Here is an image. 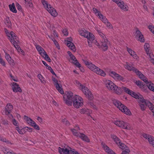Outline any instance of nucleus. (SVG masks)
I'll list each match as a JSON object with an SVG mask.
<instances>
[{
	"instance_id": "33",
	"label": "nucleus",
	"mask_w": 154,
	"mask_h": 154,
	"mask_svg": "<svg viewBox=\"0 0 154 154\" xmlns=\"http://www.w3.org/2000/svg\"><path fill=\"white\" fill-rule=\"evenodd\" d=\"M99 17L105 24H106V23L108 21L106 18L102 14H101V15H100V16H99Z\"/></svg>"
},
{
	"instance_id": "64",
	"label": "nucleus",
	"mask_w": 154,
	"mask_h": 154,
	"mask_svg": "<svg viewBox=\"0 0 154 154\" xmlns=\"http://www.w3.org/2000/svg\"><path fill=\"white\" fill-rule=\"evenodd\" d=\"M150 144L151 145L154 147V137Z\"/></svg>"
},
{
	"instance_id": "24",
	"label": "nucleus",
	"mask_w": 154,
	"mask_h": 154,
	"mask_svg": "<svg viewBox=\"0 0 154 154\" xmlns=\"http://www.w3.org/2000/svg\"><path fill=\"white\" fill-rule=\"evenodd\" d=\"M127 50L129 54L134 59L136 60L138 59V57L134 51L128 48H127Z\"/></svg>"
},
{
	"instance_id": "47",
	"label": "nucleus",
	"mask_w": 154,
	"mask_h": 154,
	"mask_svg": "<svg viewBox=\"0 0 154 154\" xmlns=\"http://www.w3.org/2000/svg\"><path fill=\"white\" fill-rule=\"evenodd\" d=\"M130 151L128 148L125 149V150L123 151L121 154H129Z\"/></svg>"
},
{
	"instance_id": "58",
	"label": "nucleus",
	"mask_w": 154,
	"mask_h": 154,
	"mask_svg": "<svg viewBox=\"0 0 154 154\" xmlns=\"http://www.w3.org/2000/svg\"><path fill=\"white\" fill-rule=\"evenodd\" d=\"M0 63L3 66H5V62L3 61L1 57H0Z\"/></svg>"
},
{
	"instance_id": "62",
	"label": "nucleus",
	"mask_w": 154,
	"mask_h": 154,
	"mask_svg": "<svg viewBox=\"0 0 154 154\" xmlns=\"http://www.w3.org/2000/svg\"><path fill=\"white\" fill-rule=\"evenodd\" d=\"M26 4L30 7H32L33 5L32 3L31 2V1L28 2Z\"/></svg>"
},
{
	"instance_id": "41",
	"label": "nucleus",
	"mask_w": 154,
	"mask_h": 154,
	"mask_svg": "<svg viewBox=\"0 0 154 154\" xmlns=\"http://www.w3.org/2000/svg\"><path fill=\"white\" fill-rule=\"evenodd\" d=\"M147 86L145 85H143V86H141L140 88H141L142 90L145 92H147L148 91V89L147 88Z\"/></svg>"
},
{
	"instance_id": "42",
	"label": "nucleus",
	"mask_w": 154,
	"mask_h": 154,
	"mask_svg": "<svg viewBox=\"0 0 154 154\" xmlns=\"http://www.w3.org/2000/svg\"><path fill=\"white\" fill-rule=\"evenodd\" d=\"M89 112V109L86 108H83L80 109V112L81 114L87 113V112Z\"/></svg>"
},
{
	"instance_id": "1",
	"label": "nucleus",
	"mask_w": 154,
	"mask_h": 154,
	"mask_svg": "<svg viewBox=\"0 0 154 154\" xmlns=\"http://www.w3.org/2000/svg\"><path fill=\"white\" fill-rule=\"evenodd\" d=\"M63 100L68 106H71L73 102V106L77 108L82 106L83 104V99L78 95L73 96L71 92L66 93L63 96Z\"/></svg>"
},
{
	"instance_id": "54",
	"label": "nucleus",
	"mask_w": 154,
	"mask_h": 154,
	"mask_svg": "<svg viewBox=\"0 0 154 154\" xmlns=\"http://www.w3.org/2000/svg\"><path fill=\"white\" fill-rule=\"evenodd\" d=\"M73 63L77 67H78L79 68H80L81 67V64L78 62L77 60L75 62H73Z\"/></svg>"
},
{
	"instance_id": "11",
	"label": "nucleus",
	"mask_w": 154,
	"mask_h": 154,
	"mask_svg": "<svg viewBox=\"0 0 154 154\" xmlns=\"http://www.w3.org/2000/svg\"><path fill=\"white\" fill-rule=\"evenodd\" d=\"M79 32L80 35L86 38L91 42L94 39V35L92 33L87 31L84 29L80 30Z\"/></svg>"
},
{
	"instance_id": "37",
	"label": "nucleus",
	"mask_w": 154,
	"mask_h": 154,
	"mask_svg": "<svg viewBox=\"0 0 154 154\" xmlns=\"http://www.w3.org/2000/svg\"><path fill=\"white\" fill-rule=\"evenodd\" d=\"M150 103V102H148L147 103H145V104H143V103H142L141 104H140V105L141 107V108L142 110H144L146 108V106L147 105L148 106V107H149V103Z\"/></svg>"
},
{
	"instance_id": "28",
	"label": "nucleus",
	"mask_w": 154,
	"mask_h": 154,
	"mask_svg": "<svg viewBox=\"0 0 154 154\" xmlns=\"http://www.w3.org/2000/svg\"><path fill=\"white\" fill-rule=\"evenodd\" d=\"M56 86L57 89L58 91L61 94H64V91L62 88V86L61 84L59 83L56 84V85H54Z\"/></svg>"
},
{
	"instance_id": "2",
	"label": "nucleus",
	"mask_w": 154,
	"mask_h": 154,
	"mask_svg": "<svg viewBox=\"0 0 154 154\" xmlns=\"http://www.w3.org/2000/svg\"><path fill=\"white\" fill-rule=\"evenodd\" d=\"M83 61L87 67L91 71L103 76L106 75L105 73L103 70L93 64L90 61L84 60Z\"/></svg>"
},
{
	"instance_id": "60",
	"label": "nucleus",
	"mask_w": 154,
	"mask_h": 154,
	"mask_svg": "<svg viewBox=\"0 0 154 154\" xmlns=\"http://www.w3.org/2000/svg\"><path fill=\"white\" fill-rule=\"evenodd\" d=\"M54 42V44L56 45L57 47L58 46V45L57 43V42L56 41L55 39H53L52 38H51V39Z\"/></svg>"
},
{
	"instance_id": "36",
	"label": "nucleus",
	"mask_w": 154,
	"mask_h": 154,
	"mask_svg": "<svg viewBox=\"0 0 154 154\" xmlns=\"http://www.w3.org/2000/svg\"><path fill=\"white\" fill-rule=\"evenodd\" d=\"M118 146L122 150H125V149L128 148L124 143H123L121 142H120V143H119L118 145Z\"/></svg>"
},
{
	"instance_id": "12",
	"label": "nucleus",
	"mask_w": 154,
	"mask_h": 154,
	"mask_svg": "<svg viewBox=\"0 0 154 154\" xmlns=\"http://www.w3.org/2000/svg\"><path fill=\"white\" fill-rule=\"evenodd\" d=\"M71 130L74 135L76 137H79L84 141L87 142H90V140L89 138L84 134L81 133H79L76 131L75 129H71Z\"/></svg>"
},
{
	"instance_id": "19",
	"label": "nucleus",
	"mask_w": 154,
	"mask_h": 154,
	"mask_svg": "<svg viewBox=\"0 0 154 154\" xmlns=\"http://www.w3.org/2000/svg\"><path fill=\"white\" fill-rule=\"evenodd\" d=\"M106 87L109 90L112 91L116 85L110 80H107L105 82Z\"/></svg>"
},
{
	"instance_id": "32",
	"label": "nucleus",
	"mask_w": 154,
	"mask_h": 154,
	"mask_svg": "<svg viewBox=\"0 0 154 154\" xmlns=\"http://www.w3.org/2000/svg\"><path fill=\"white\" fill-rule=\"evenodd\" d=\"M5 23L8 27H10L11 23L8 17H6L5 20Z\"/></svg>"
},
{
	"instance_id": "20",
	"label": "nucleus",
	"mask_w": 154,
	"mask_h": 154,
	"mask_svg": "<svg viewBox=\"0 0 154 154\" xmlns=\"http://www.w3.org/2000/svg\"><path fill=\"white\" fill-rule=\"evenodd\" d=\"M8 36L9 37V38L10 39L11 42L12 43H13V41H17V36L15 35L14 33L13 32H11L10 33H8Z\"/></svg>"
},
{
	"instance_id": "49",
	"label": "nucleus",
	"mask_w": 154,
	"mask_h": 154,
	"mask_svg": "<svg viewBox=\"0 0 154 154\" xmlns=\"http://www.w3.org/2000/svg\"><path fill=\"white\" fill-rule=\"evenodd\" d=\"M16 6L17 8V9L19 11L22 12V8L21 6L18 3H16Z\"/></svg>"
},
{
	"instance_id": "56",
	"label": "nucleus",
	"mask_w": 154,
	"mask_h": 154,
	"mask_svg": "<svg viewBox=\"0 0 154 154\" xmlns=\"http://www.w3.org/2000/svg\"><path fill=\"white\" fill-rule=\"evenodd\" d=\"M0 141L3 142H7L6 139L0 136Z\"/></svg>"
},
{
	"instance_id": "10",
	"label": "nucleus",
	"mask_w": 154,
	"mask_h": 154,
	"mask_svg": "<svg viewBox=\"0 0 154 154\" xmlns=\"http://www.w3.org/2000/svg\"><path fill=\"white\" fill-rule=\"evenodd\" d=\"M35 46L36 49L39 53V54L43 57L46 60L50 62L51 59L43 48L39 45H35Z\"/></svg>"
},
{
	"instance_id": "26",
	"label": "nucleus",
	"mask_w": 154,
	"mask_h": 154,
	"mask_svg": "<svg viewBox=\"0 0 154 154\" xmlns=\"http://www.w3.org/2000/svg\"><path fill=\"white\" fill-rule=\"evenodd\" d=\"M147 82H144L146 84H147V86L148 89L150 91L154 92V84L151 82H149L147 80V79L146 77Z\"/></svg>"
},
{
	"instance_id": "44",
	"label": "nucleus",
	"mask_w": 154,
	"mask_h": 154,
	"mask_svg": "<svg viewBox=\"0 0 154 154\" xmlns=\"http://www.w3.org/2000/svg\"><path fill=\"white\" fill-rule=\"evenodd\" d=\"M17 43V42L16 41H13V44L14 45L15 48L18 51H19L20 50H21V48L18 45H16Z\"/></svg>"
},
{
	"instance_id": "53",
	"label": "nucleus",
	"mask_w": 154,
	"mask_h": 154,
	"mask_svg": "<svg viewBox=\"0 0 154 154\" xmlns=\"http://www.w3.org/2000/svg\"><path fill=\"white\" fill-rule=\"evenodd\" d=\"M70 153L71 154H80L77 151H75L74 149H72L70 150Z\"/></svg>"
},
{
	"instance_id": "38",
	"label": "nucleus",
	"mask_w": 154,
	"mask_h": 154,
	"mask_svg": "<svg viewBox=\"0 0 154 154\" xmlns=\"http://www.w3.org/2000/svg\"><path fill=\"white\" fill-rule=\"evenodd\" d=\"M93 11L95 14L99 17L100 16V15H101L102 14L99 11L95 8H93Z\"/></svg>"
},
{
	"instance_id": "46",
	"label": "nucleus",
	"mask_w": 154,
	"mask_h": 154,
	"mask_svg": "<svg viewBox=\"0 0 154 154\" xmlns=\"http://www.w3.org/2000/svg\"><path fill=\"white\" fill-rule=\"evenodd\" d=\"M7 61H8L10 65L11 66H13L15 65V63L14 62V60L11 59V58L10 59H9Z\"/></svg>"
},
{
	"instance_id": "14",
	"label": "nucleus",
	"mask_w": 154,
	"mask_h": 154,
	"mask_svg": "<svg viewBox=\"0 0 154 154\" xmlns=\"http://www.w3.org/2000/svg\"><path fill=\"white\" fill-rule=\"evenodd\" d=\"M13 109V106L10 103H8L5 106V110H3L2 113L3 115L7 116L9 115L10 116L9 117H11L13 118V116L11 114H10Z\"/></svg>"
},
{
	"instance_id": "9",
	"label": "nucleus",
	"mask_w": 154,
	"mask_h": 154,
	"mask_svg": "<svg viewBox=\"0 0 154 154\" xmlns=\"http://www.w3.org/2000/svg\"><path fill=\"white\" fill-rule=\"evenodd\" d=\"M113 123L116 125L121 128L130 130L132 128L129 124L121 120H115L113 121Z\"/></svg>"
},
{
	"instance_id": "7",
	"label": "nucleus",
	"mask_w": 154,
	"mask_h": 154,
	"mask_svg": "<svg viewBox=\"0 0 154 154\" xmlns=\"http://www.w3.org/2000/svg\"><path fill=\"white\" fill-rule=\"evenodd\" d=\"M98 33L101 37L100 39L101 47L103 51H105L108 49L109 42L104 34L100 31H98Z\"/></svg>"
},
{
	"instance_id": "8",
	"label": "nucleus",
	"mask_w": 154,
	"mask_h": 154,
	"mask_svg": "<svg viewBox=\"0 0 154 154\" xmlns=\"http://www.w3.org/2000/svg\"><path fill=\"white\" fill-rule=\"evenodd\" d=\"M78 86L79 88L82 91L87 97L90 100L93 99V94L87 87L81 85L80 83L78 84Z\"/></svg>"
},
{
	"instance_id": "61",
	"label": "nucleus",
	"mask_w": 154,
	"mask_h": 154,
	"mask_svg": "<svg viewBox=\"0 0 154 154\" xmlns=\"http://www.w3.org/2000/svg\"><path fill=\"white\" fill-rule=\"evenodd\" d=\"M37 119L40 123H42V119L40 117H38Z\"/></svg>"
},
{
	"instance_id": "35",
	"label": "nucleus",
	"mask_w": 154,
	"mask_h": 154,
	"mask_svg": "<svg viewBox=\"0 0 154 154\" xmlns=\"http://www.w3.org/2000/svg\"><path fill=\"white\" fill-rule=\"evenodd\" d=\"M144 48L145 49V50L146 52V53L147 54H149V44L147 43H146L144 45Z\"/></svg>"
},
{
	"instance_id": "57",
	"label": "nucleus",
	"mask_w": 154,
	"mask_h": 154,
	"mask_svg": "<svg viewBox=\"0 0 154 154\" xmlns=\"http://www.w3.org/2000/svg\"><path fill=\"white\" fill-rule=\"evenodd\" d=\"M5 58L7 60L9 59H10L11 58V57L10 56V55L7 53L5 54Z\"/></svg>"
},
{
	"instance_id": "52",
	"label": "nucleus",
	"mask_w": 154,
	"mask_h": 154,
	"mask_svg": "<svg viewBox=\"0 0 154 154\" xmlns=\"http://www.w3.org/2000/svg\"><path fill=\"white\" fill-rule=\"evenodd\" d=\"M62 32L64 35L66 36L68 35L67 30L66 29H63Z\"/></svg>"
},
{
	"instance_id": "29",
	"label": "nucleus",
	"mask_w": 154,
	"mask_h": 154,
	"mask_svg": "<svg viewBox=\"0 0 154 154\" xmlns=\"http://www.w3.org/2000/svg\"><path fill=\"white\" fill-rule=\"evenodd\" d=\"M136 95H137L138 96V97L137 98H135L136 99H138V102L139 103V104H141L142 103H143V104H145L146 102L145 100L144 99L143 97L142 96H140V97L139 96L136 94L135 93Z\"/></svg>"
},
{
	"instance_id": "6",
	"label": "nucleus",
	"mask_w": 154,
	"mask_h": 154,
	"mask_svg": "<svg viewBox=\"0 0 154 154\" xmlns=\"http://www.w3.org/2000/svg\"><path fill=\"white\" fill-rule=\"evenodd\" d=\"M42 3L45 8L53 17H56L58 14L56 10L52 7L47 1L45 0H42Z\"/></svg>"
},
{
	"instance_id": "50",
	"label": "nucleus",
	"mask_w": 154,
	"mask_h": 154,
	"mask_svg": "<svg viewBox=\"0 0 154 154\" xmlns=\"http://www.w3.org/2000/svg\"><path fill=\"white\" fill-rule=\"evenodd\" d=\"M148 28L154 34V26L152 25H149L148 26Z\"/></svg>"
},
{
	"instance_id": "34",
	"label": "nucleus",
	"mask_w": 154,
	"mask_h": 154,
	"mask_svg": "<svg viewBox=\"0 0 154 154\" xmlns=\"http://www.w3.org/2000/svg\"><path fill=\"white\" fill-rule=\"evenodd\" d=\"M38 77L39 79L40 80L42 84H45L46 83V81L45 80V78L43 77V76L41 74H38Z\"/></svg>"
},
{
	"instance_id": "13",
	"label": "nucleus",
	"mask_w": 154,
	"mask_h": 154,
	"mask_svg": "<svg viewBox=\"0 0 154 154\" xmlns=\"http://www.w3.org/2000/svg\"><path fill=\"white\" fill-rule=\"evenodd\" d=\"M113 2H115L118 7L124 11H127L128 10L129 7L124 2L121 0H112Z\"/></svg>"
},
{
	"instance_id": "51",
	"label": "nucleus",
	"mask_w": 154,
	"mask_h": 154,
	"mask_svg": "<svg viewBox=\"0 0 154 154\" xmlns=\"http://www.w3.org/2000/svg\"><path fill=\"white\" fill-rule=\"evenodd\" d=\"M105 24L106 25L107 27L109 28L112 29V24L109 22L108 21L106 23V24Z\"/></svg>"
},
{
	"instance_id": "16",
	"label": "nucleus",
	"mask_w": 154,
	"mask_h": 154,
	"mask_svg": "<svg viewBox=\"0 0 154 154\" xmlns=\"http://www.w3.org/2000/svg\"><path fill=\"white\" fill-rule=\"evenodd\" d=\"M109 74L111 77L116 81H123V80L124 79L123 77L115 72L111 71L109 72Z\"/></svg>"
},
{
	"instance_id": "25",
	"label": "nucleus",
	"mask_w": 154,
	"mask_h": 154,
	"mask_svg": "<svg viewBox=\"0 0 154 154\" xmlns=\"http://www.w3.org/2000/svg\"><path fill=\"white\" fill-rule=\"evenodd\" d=\"M12 88L13 91L14 92H22V90L19 87V85L16 83L13 82V83Z\"/></svg>"
},
{
	"instance_id": "45",
	"label": "nucleus",
	"mask_w": 154,
	"mask_h": 154,
	"mask_svg": "<svg viewBox=\"0 0 154 154\" xmlns=\"http://www.w3.org/2000/svg\"><path fill=\"white\" fill-rule=\"evenodd\" d=\"M136 83L140 88L141 86H143V82L140 81H137Z\"/></svg>"
},
{
	"instance_id": "63",
	"label": "nucleus",
	"mask_w": 154,
	"mask_h": 154,
	"mask_svg": "<svg viewBox=\"0 0 154 154\" xmlns=\"http://www.w3.org/2000/svg\"><path fill=\"white\" fill-rule=\"evenodd\" d=\"M91 105L94 109H97V107L95 105H94L93 103H91Z\"/></svg>"
},
{
	"instance_id": "55",
	"label": "nucleus",
	"mask_w": 154,
	"mask_h": 154,
	"mask_svg": "<svg viewBox=\"0 0 154 154\" xmlns=\"http://www.w3.org/2000/svg\"><path fill=\"white\" fill-rule=\"evenodd\" d=\"M52 80L53 82V83L54 85H56V84L58 83V82L57 79L53 77L52 78Z\"/></svg>"
},
{
	"instance_id": "30",
	"label": "nucleus",
	"mask_w": 154,
	"mask_h": 154,
	"mask_svg": "<svg viewBox=\"0 0 154 154\" xmlns=\"http://www.w3.org/2000/svg\"><path fill=\"white\" fill-rule=\"evenodd\" d=\"M112 138L114 140L116 144L118 145L121 142L119 138L114 135H111Z\"/></svg>"
},
{
	"instance_id": "43",
	"label": "nucleus",
	"mask_w": 154,
	"mask_h": 154,
	"mask_svg": "<svg viewBox=\"0 0 154 154\" xmlns=\"http://www.w3.org/2000/svg\"><path fill=\"white\" fill-rule=\"evenodd\" d=\"M4 153L5 154H15L12 151H10L8 149H5L4 150Z\"/></svg>"
},
{
	"instance_id": "39",
	"label": "nucleus",
	"mask_w": 154,
	"mask_h": 154,
	"mask_svg": "<svg viewBox=\"0 0 154 154\" xmlns=\"http://www.w3.org/2000/svg\"><path fill=\"white\" fill-rule=\"evenodd\" d=\"M12 124L14 126L17 127H19V125L18 122L14 119L13 118L12 120Z\"/></svg>"
},
{
	"instance_id": "23",
	"label": "nucleus",
	"mask_w": 154,
	"mask_h": 154,
	"mask_svg": "<svg viewBox=\"0 0 154 154\" xmlns=\"http://www.w3.org/2000/svg\"><path fill=\"white\" fill-rule=\"evenodd\" d=\"M69 149H70V150L66 148H63L59 147L58 148V151L59 153L60 154L63 153L64 154H69L70 150H72L70 148H69Z\"/></svg>"
},
{
	"instance_id": "15",
	"label": "nucleus",
	"mask_w": 154,
	"mask_h": 154,
	"mask_svg": "<svg viewBox=\"0 0 154 154\" xmlns=\"http://www.w3.org/2000/svg\"><path fill=\"white\" fill-rule=\"evenodd\" d=\"M24 120L26 121L30 125L33 127L35 129L37 130H39L40 129L39 126L30 118L26 116H24Z\"/></svg>"
},
{
	"instance_id": "5",
	"label": "nucleus",
	"mask_w": 154,
	"mask_h": 154,
	"mask_svg": "<svg viewBox=\"0 0 154 154\" xmlns=\"http://www.w3.org/2000/svg\"><path fill=\"white\" fill-rule=\"evenodd\" d=\"M113 103L120 110L125 114L129 115L131 114L130 110L119 101L116 100H114L113 101Z\"/></svg>"
},
{
	"instance_id": "17",
	"label": "nucleus",
	"mask_w": 154,
	"mask_h": 154,
	"mask_svg": "<svg viewBox=\"0 0 154 154\" xmlns=\"http://www.w3.org/2000/svg\"><path fill=\"white\" fill-rule=\"evenodd\" d=\"M72 39L71 37L67 38V40L66 41L65 44L72 51L75 52L76 50L75 46L73 43L72 42Z\"/></svg>"
},
{
	"instance_id": "40",
	"label": "nucleus",
	"mask_w": 154,
	"mask_h": 154,
	"mask_svg": "<svg viewBox=\"0 0 154 154\" xmlns=\"http://www.w3.org/2000/svg\"><path fill=\"white\" fill-rule=\"evenodd\" d=\"M48 36L51 39V38H52L53 39H55V38L58 37L57 33L55 31H53V32L51 36Z\"/></svg>"
},
{
	"instance_id": "27",
	"label": "nucleus",
	"mask_w": 154,
	"mask_h": 154,
	"mask_svg": "<svg viewBox=\"0 0 154 154\" xmlns=\"http://www.w3.org/2000/svg\"><path fill=\"white\" fill-rule=\"evenodd\" d=\"M142 136L145 139L148 140L149 144L151 142H152V141L154 137L153 136L146 133H143L142 134Z\"/></svg>"
},
{
	"instance_id": "59",
	"label": "nucleus",
	"mask_w": 154,
	"mask_h": 154,
	"mask_svg": "<svg viewBox=\"0 0 154 154\" xmlns=\"http://www.w3.org/2000/svg\"><path fill=\"white\" fill-rule=\"evenodd\" d=\"M70 58L73 61H74V62H75L77 60L75 57L73 55L72 56H71V57H70Z\"/></svg>"
},
{
	"instance_id": "31",
	"label": "nucleus",
	"mask_w": 154,
	"mask_h": 154,
	"mask_svg": "<svg viewBox=\"0 0 154 154\" xmlns=\"http://www.w3.org/2000/svg\"><path fill=\"white\" fill-rule=\"evenodd\" d=\"M10 11L14 13H16L17 12V10H16L14 4L13 3L11 5H10L9 6Z\"/></svg>"
},
{
	"instance_id": "4",
	"label": "nucleus",
	"mask_w": 154,
	"mask_h": 154,
	"mask_svg": "<svg viewBox=\"0 0 154 154\" xmlns=\"http://www.w3.org/2000/svg\"><path fill=\"white\" fill-rule=\"evenodd\" d=\"M124 66L125 69L129 71H134L138 77L144 82H147L146 77L140 72L131 65L129 63L127 62H125L124 64Z\"/></svg>"
},
{
	"instance_id": "21",
	"label": "nucleus",
	"mask_w": 154,
	"mask_h": 154,
	"mask_svg": "<svg viewBox=\"0 0 154 154\" xmlns=\"http://www.w3.org/2000/svg\"><path fill=\"white\" fill-rule=\"evenodd\" d=\"M101 144L104 149L107 153L108 154H116L113 151L110 149L105 143H102Z\"/></svg>"
},
{
	"instance_id": "3",
	"label": "nucleus",
	"mask_w": 154,
	"mask_h": 154,
	"mask_svg": "<svg viewBox=\"0 0 154 154\" xmlns=\"http://www.w3.org/2000/svg\"><path fill=\"white\" fill-rule=\"evenodd\" d=\"M123 91H125L126 93L134 98L138 97V96L135 93L130 90L128 88L123 86L119 87L116 85L112 91L117 94L120 95L122 93Z\"/></svg>"
},
{
	"instance_id": "18",
	"label": "nucleus",
	"mask_w": 154,
	"mask_h": 154,
	"mask_svg": "<svg viewBox=\"0 0 154 154\" xmlns=\"http://www.w3.org/2000/svg\"><path fill=\"white\" fill-rule=\"evenodd\" d=\"M135 38L137 40L141 42H144V38L141 32L138 29H137L134 34Z\"/></svg>"
},
{
	"instance_id": "22",
	"label": "nucleus",
	"mask_w": 154,
	"mask_h": 154,
	"mask_svg": "<svg viewBox=\"0 0 154 154\" xmlns=\"http://www.w3.org/2000/svg\"><path fill=\"white\" fill-rule=\"evenodd\" d=\"M27 127H24L22 128L21 127H16L15 129L17 131L18 133L21 134H23L27 132Z\"/></svg>"
},
{
	"instance_id": "48",
	"label": "nucleus",
	"mask_w": 154,
	"mask_h": 154,
	"mask_svg": "<svg viewBox=\"0 0 154 154\" xmlns=\"http://www.w3.org/2000/svg\"><path fill=\"white\" fill-rule=\"evenodd\" d=\"M148 55H149V56L150 61L151 62L153 61V60H154V56L153 54L152 53H150L149 52V54H147Z\"/></svg>"
}]
</instances>
